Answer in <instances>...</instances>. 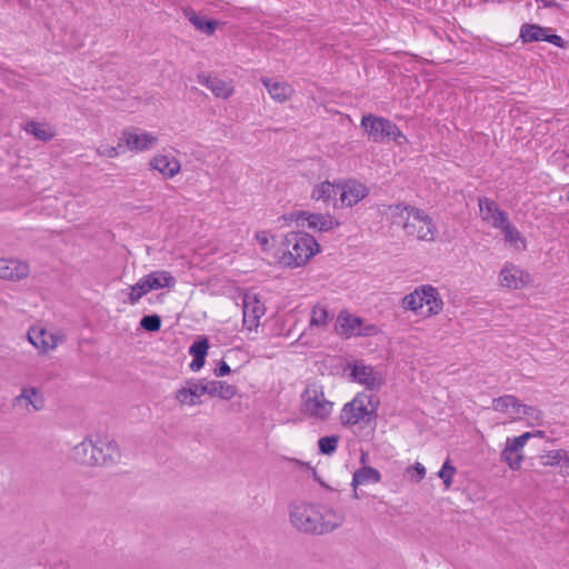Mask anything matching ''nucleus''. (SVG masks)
<instances>
[{"label":"nucleus","instance_id":"nucleus-26","mask_svg":"<svg viewBox=\"0 0 569 569\" xmlns=\"http://www.w3.org/2000/svg\"><path fill=\"white\" fill-rule=\"evenodd\" d=\"M28 340L41 352H47L56 347L54 338L48 335L43 328H31L28 331Z\"/></svg>","mask_w":569,"mask_h":569},{"label":"nucleus","instance_id":"nucleus-5","mask_svg":"<svg viewBox=\"0 0 569 569\" xmlns=\"http://www.w3.org/2000/svg\"><path fill=\"white\" fill-rule=\"evenodd\" d=\"M492 408L497 411H507L509 408L516 413L528 416L535 420L538 425H541L543 419V412L532 406L521 403L519 399L512 395H505L492 400Z\"/></svg>","mask_w":569,"mask_h":569},{"label":"nucleus","instance_id":"nucleus-19","mask_svg":"<svg viewBox=\"0 0 569 569\" xmlns=\"http://www.w3.org/2000/svg\"><path fill=\"white\" fill-rule=\"evenodd\" d=\"M29 274V266L19 260L10 259L0 261V278L6 280H21Z\"/></svg>","mask_w":569,"mask_h":569},{"label":"nucleus","instance_id":"nucleus-2","mask_svg":"<svg viewBox=\"0 0 569 569\" xmlns=\"http://www.w3.org/2000/svg\"><path fill=\"white\" fill-rule=\"evenodd\" d=\"M293 252L287 250L279 257V263L284 268H299L306 266L317 253L321 251V246L317 239L308 233L302 232L295 241Z\"/></svg>","mask_w":569,"mask_h":569},{"label":"nucleus","instance_id":"nucleus-36","mask_svg":"<svg viewBox=\"0 0 569 569\" xmlns=\"http://www.w3.org/2000/svg\"><path fill=\"white\" fill-rule=\"evenodd\" d=\"M401 306L405 310L413 311L418 313L422 309L421 293L419 292V286L410 293L402 298Z\"/></svg>","mask_w":569,"mask_h":569},{"label":"nucleus","instance_id":"nucleus-42","mask_svg":"<svg viewBox=\"0 0 569 569\" xmlns=\"http://www.w3.org/2000/svg\"><path fill=\"white\" fill-rule=\"evenodd\" d=\"M306 214H307V211H305V210L292 211V212L284 213V214L280 216L279 220H282L286 223L296 221L298 226L303 227V218H306Z\"/></svg>","mask_w":569,"mask_h":569},{"label":"nucleus","instance_id":"nucleus-45","mask_svg":"<svg viewBox=\"0 0 569 569\" xmlns=\"http://www.w3.org/2000/svg\"><path fill=\"white\" fill-rule=\"evenodd\" d=\"M408 472L416 482H419L426 476V468L420 462H416L412 467L408 468Z\"/></svg>","mask_w":569,"mask_h":569},{"label":"nucleus","instance_id":"nucleus-54","mask_svg":"<svg viewBox=\"0 0 569 569\" xmlns=\"http://www.w3.org/2000/svg\"><path fill=\"white\" fill-rule=\"evenodd\" d=\"M122 146H123V142L120 141L118 147H108L106 149V151L103 152V154H106L109 158H116L119 154L118 149L122 148Z\"/></svg>","mask_w":569,"mask_h":569},{"label":"nucleus","instance_id":"nucleus-33","mask_svg":"<svg viewBox=\"0 0 569 569\" xmlns=\"http://www.w3.org/2000/svg\"><path fill=\"white\" fill-rule=\"evenodd\" d=\"M92 440L86 439L72 448V458L74 461L86 466H92Z\"/></svg>","mask_w":569,"mask_h":569},{"label":"nucleus","instance_id":"nucleus-43","mask_svg":"<svg viewBox=\"0 0 569 569\" xmlns=\"http://www.w3.org/2000/svg\"><path fill=\"white\" fill-rule=\"evenodd\" d=\"M356 415V406L349 401L347 403H345V406L342 407V410H341V413H340V422L342 426L347 427V426H351V422H348V417L351 418V420L353 419L351 416H355Z\"/></svg>","mask_w":569,"mask_h":569},{"label":"nucleus","instance_id":"nucleus-53","mask_svg":"<svg viewBox=\"0 0 569 569\" xmlns=\"http://www.w3.org/2000/svg\"><path fill=\"white\" fill-rule=\"evenodd\" d=\"M377 411H378V408H375V406H372V408L368 409V417L365 420V425L369 426V425H371V422L376 421V419L378 417Z\"/></svg>","mask_w":569,"mask_h":569},{"label":"nucleus","instance_id":"nucleus-17","mask_svg":"<svg viewBox=\"0 0 569 569\" xmlns=\"http://www.w3.org/2000/svg\"><path fill=\"white\" fill-rule=\"evenodd\" d=\"M184 17L196 28V30L207 36H212L219 27V20L210 18L206 14L196 12L191 8L183 10Z\"/></svg>","mask_w":569,"mask_h":569},{"label":"nucleus","instance_id":"nucleus-7","mask_svg":"<svg viewBox=\"0 0 569 569\" xmlns=\"http://www.w3.org/2000/svg\"><path fill=\"white\" fill-rule=\"evenodd\" d=\"M361 128L368 134L369 140L382 142L388 139L390 132H392L393 122L387 118L367 113L361 118Z\"/></svg>","mask_w":569,"mask_h":569},{"label":"nucleus","instance_id":"nucleus-20","mask_svg":"<svg viewBox=\"0 0 569 569\" xmlns=\"http://www.w3.org/2000/svg\"><path fill=\"white\" fill-rule=\"evenodd\" d=\"M203 380V392L210 397H219L222 400H230L237 395V387L221 380Z\"/></svg>","mask_w":569,"mask_h":569},{"label":"nucleus","instance_id":"nucleus-55","mask_svg":"<svg viewBox=\"0 0 569 569\" xmlns=\"http://www.w3.org/2000/svg\"><path fill=\"white\" fill-rule=\"evenodd\" d=\"M377 331V327L375 325H367V326H362L361 327V333H359V336H371L373 333H376Z\"/></svg>","mask_w":569,"mask_h":569},{"label":"nucleus","instance_id":"nucleus-39","mask_svg":"<svg viewBox=\"0 0 569 569\" xmlns=\"http://www.w3.org/2000/svg\"><path fill=\"white\" fill-rule=\"evenodd\" d=\"M457 472V468L451 463V460L448 458L441 469L438 472V477L443 481L445 487L448 489L452 485L453 476Z\"/></svg>","mask_w":569,"mask_h":569},{"label":"nucleus","instance_id":"nucleus-25","mask_svg":"<svg viewBox=\"0 0 569 569\" xmlns=\"http://www.w3.org/2000/svg\"><path fill=\"white\" fill-rule=\"evenodd\" d=\"M555 31L550 27H543L538 23H523L520 27L519 39L522 43L545 41L547 32Z\"/></svg>","mask_w":569,"mask_h":569},{"label":"nucleus","instance_id":"nucleus-4","mask_svg":"<svg viewBox=\"0 0 569 569\" xmlns=\"http://www.w3.org/2000/svg\"><path fill=\"white\" fill-rule=\"evenodd\" d=\"M302 399V409L305 413H307L311 418H316L319 420H327L331 412L333 403L327 399H325V393L322 389H310L307 388L301 395Z\"/></svg>","mask_w":569,"mask_h":569},{"label":"nucleus","instance_id":"nucleus-23","mask_svg":"<svg viewBox=\"0 0 569 569\" xmlns=\"http://www.w3.org/2000/svg\"><path fill=\"white\" fill-rule=\"evenodd\" d=\"M408 216L411 217L415 221L423 222L426 226V231L418 230L417 236L420 240L431 241L435 238L436 224L431 217L425 213L423 210L410 206L408 209Z\"/></svg>","mask_w":569,"mask_h":569},{"label":"nucleus","instance_id":"nucleus-13","mask_svg":"<svg viewBox=\"0 0 569 569\" xmlns=\"http://www.w3.org/2000/svg\"><path fill=\"white\" fill-rule=\"evenodd\" d=\"M157 137L149 132L137 133L136 130L126 129L122 131L120 141L134 151L149 150L156 142Z\"/></svg>","mask_w":569,"mask_h":569},{"label":"nucleus","instance_id":"nucleus-34","mask_svg":"<svg viewBox=\"0 0 569 569\" xmlns=\"http://www.w3.org/2000/svg\"><path fill=\"white\" fill-rule=\"evenodd\" d=\"M339 440H340L339 435H330V436L321 437L318 440L319 453L326 455V456L333 455L337 451Z\"/></svg>","mask_w":569,"mask_h":569},{"label":"nucleus","instance_id":"nucleus-44","mask_svg":"<svg viewBox=\"0 0 569 569\" xmlns=\"http://www.w3.org/2000/svg\"><path fill=\"white\" fill-rule=\"evenodd\" d=\"M368 409L367 406L363 407H357L356 406V415L351 416L353 419L351 420L350 417H348V422H351V426L358 425L360 421L365 423L366 418L368 417Z\"/></svg>","mask_w":569,"mask_h":569},{"label":"nucleus","instance_id":"nucleus-14","mask_svg":"<svg viewBox=\"0 0 569 569\" xmlns=\"http://www.w3.org/2000/svg\"><path fill=\"white\" fill-rule=\"evenodd\" d=\"M501 286L509 289H520L530 281V274L515 264H506L499 274Z\"/></svg>","mask_w":569,"mask_h":569},{"label":"nucleus","instance_id":"nucleus-41","mask_svg":"<svg viewBox=\"0 0 569 569\" xmlns=\"http://www.w3.org/2000/svg\"><path fill=\"white\" fill-rule=\"evenodd\" d=\"M567 451L565 450H550L547 452L546 458L547 461L543 462L545 466H556L559 465L560 461L563 459L566 460Z\"/></svg>","mask_w":569,"mask_h":569},{"label":"nucleus","instance_id":"nucleus-63","mask_svg":"<svg viewBox=\"0 0 569 569\" xmlns=\"http://www.w3.org/2000/svg\"><path fill=\"white\" fill-rule=\"evenodd\" d=\"M162 297H163V293H160V295L157 296V299L161 300Z\"/></svg>","mask_w":569,"mask_h":569},{"label":"nucleus","instance_id":"nucleus-3","mask_svg":"<svg viewBox=\"0 0 569 569\" xmlns=\"http://www.w3.org/2000/svg\"><path fill=\"white\" fill-rule=\"evenodd\" d=\"M176 284V278L168 271H153L130 287L127 302L136 305L143 296L152 290L172 288Z\"/></svg>","mask_w":569,"mask_h":569},{"label":"nucleus","instance_id":"nucleus-35","mask_svg":"<svg viewBox=\"0 0 569 569\" xmlns=\"http://www.w3.org/2000/svg\"><path fill=\"white\" fill-rule=\"evenodd\" d=\"M24 130L27 133L34 136L38 140L41 141H49L53 138V133L43 128L40 123L37 121L30 120L26 123Z\"/></svg>","mask_w":569,"mask_h":569},{"label":"nucleus","instance_id":"nucleus-22","mask_svg":"<svg viewBox=\"0 0 569 569\" xmlns=\"http://www.w3.org/2000/svg\"><path fill=\"white\" fill-rule=\"evenodd\" d=\"M409 208L410 204L402 202L397 204H389L388 212L386 213L390 216L392 224L401 226L408 234H411L415 232L416 227L413 223L409 222Z\"/></svg>","mask_w":569,"mask_h":569},{"label":"nucleus","instance_id":"nucleus-56","mask_svg":"<svg viewBox=\"0 0 569 569\" xmlns=\"http://www.w3.org/2000/svg\"><path fill=\"white\" fill-rule=\"evenodd\" d=\"M367 397L369 398V399H367V408H369V407L372 408V406H375V408L379 407L380 401L377 397H375L373 395H368V393H367Z\"/></svg>","mask_w":569,"mask_h":569},{"label":"nucleus","instance_id":"nucleus-16","mask_svg":"<svg viewBox=\"0 0 569 569\" xmlns=\"http://www.w3.org/2000/svg\"><path fill=\"white\" fill-rule=\"evenodd\" d=\"M362 326V318L352 316L347 311H341L337 318L336 330L340 336L350 338L352 336H359Z\"/></svg>","mask_w":569,"mask_h":569},{"label":"nucleus","instance_id":"nucleus-6","mask_svg":"<svg viewBox=\"0 0 569 569\" xmlns=\"http://www.w3.org/2000/svg\"><path fill=\"white\" fill-rule=\"evenodd\" d=\"M529 439H531L530 431L507 439L506 447L500 453V459L506 462L512 471L520 470L521 462L523 461L521 451Z\"/></svg>","mask_w":569,"mask_h":569},{"label":"nucleus","instance_id":"nucleus-46","mask_svg":"<svg viewBox=\"0 0 569 569\" xmlns=\"http://www.w3.org/2000/svg\"><path fill=\"white\" fill-rule=\"evenodd\" d=\"M388 140L395 141L398 146L408 143V138L401 132L398 126L393 122V129H391Z\"/></svg>","mask_w":569,"mask_h":569},{"label":"nucleus","instance_id":"nucleus-29","mask_svg":"<svg viewBox=\"0 0 569 569\" xmlns=\"http://www.w3.org/2000/svg\"><path fill=\"white\" fill-rule=\"evenodd\" d=\"M199 82L210 89L218 98L227 99L232 93V88L217 77L199 76Z\"/></svg>","mask_w":569,"mask_h":569},{"label":"nucleus","instance_id":"nucleus-48","mask_svg":"<svg viewBox=\"0 0 569 569\" xmlns=\"http://www.w3.org/2000/svg\"><path fill=\"white\" fill-rule=\"evenodd\" d=\"M213 373L218 378L226 377L231 373V368L224 360H220L217 363V367L214 368Z\"/></svg>","mask_w":569,"mask_h":569},{"label":"nucleus","instance_id":"nucleus-40","mask_svg":"<svg viewBox=\"0 0 569 569\" xmlns=\"http://www.w3.org/2000/svg\"><path fill=\"white\" fill-rule=\"evenodd\" d=\"M328 321V310L325 307L316 306L312 309L310 326L311 327H323Z\"/></svg>","mask_w":569,"mask_h":569},{"label":"nucleus","instance_id":"nucleus-1","mask_svg":"<svg viewBox=\"0 0 569 569\" xmlns=\"http://www.w3.org/2000/svg\"><path fill=\"white\" fill-rule=\"evenodd\" d=\"M289 518L291 525L300 532L322 536L338 529L345 521L341 511L328 505L299 501L290 503Z\"/></svg>","mask_w":569,"mask_h":569},{"label":"nucleus","instance_id":"nucleus-57","mask_svg":"<svg viewBox=\"0 0 569 569\" xmlns=\"http://www.w3.org/2000/svg\"><path fill=\"white\" fill-rule=\"evenodd\" d=\"M312 476H313V479L325 489H328V490H332L331 487H329L317 473V471L315 469H312Z\"/></svg>","mask_w":569,"mask_h":569},{"label":"nucleus","instance_id":"nucleus-12","mask_svg":"<svg viewBox=\"0 0 569 569\" xmlns=\"http://www.w3.org/2000/svg\"><path fill=\"white\" fill-rule=\"evenodd\" d=\"M368 193L369 189L357 180L339 181L340 207H352Z\"/></svg>","mask_w":569,"mask_h":569},{"label":"nucleus","instance_id":"nucleus-27","mask_svg":"<svg viewBox=\"0 0 569 569\" xmlns=\"http://www.w3.org/2000/svg\"><path fill=\"white\" fill-rule=\"evenodd\" d=\"M381 481V473L378 469L370 466H362L353 472L351 486L358 488V486L366 483H377Z\"/></svg>","mask_w":569,"mask_h":569},{"label":"nucleus","instance_id":"nucleus-9","mask_svg":"<svg viewBox=\"0 0 569 569\" xmlns=\"http://www.w3.org/2000/svg\"><path fill=\"white\" fill-rule=\"evenodd\" d=\"M203 380L190 378L184 381V386L174 392V399L180 406H199L202 403Z\"/></svg>","mask_w":569,"mask_h":569},{"label":"nucleus","instance_id":"nucleus-21","mask_svg":"<svg viewBox=\"0 0 569 569\" xmlns=\"http://www.w3.org/2000/svg\"><path fill=\"white\" fill-rule=\"evenodd\" d=\"M307 222L309 229L317 230L319 232H328L335 227H339L340 222L335 220L330 213H315L307 211L303 223Z\"/></svg>","mask_w":569,"mask_h":569},{"label":"nucleus","instance_id":"nucleus-64","mask_svg":"<svg viewBox=\"0 0 569 569\" xmlns=\"http://www.w3.org/2000/svg\"><path fill=\"white\" fill-rule=\"evenodd\" d=\"M567 201L569 202V191L567 192Z\"/></svg>","mask_w":569,"mask_h":569},{"label":"nucleus","instance_id":"nucleus-11","mask_svg":"<svg viewBox=\"0 0 569 569\" xmlns=\"http://www.w3.org/2000/svg\"><path fill=\"white\" fill-rule=\"evenodd\" d=\"M350 378L352 381L363 385L370 391H378L382 386V377L371 366L355 362L351 366Z\"/></svg>","mask_w":569,"mask_h":569},{"label":"nucleus","instance_id":"nucleus-62","mask_svg":"<svg viewBox=\"0 0 569 569\" xmlns=\"http://www.w3.org/2000/svg\"><path fill=\"white\" fill-rule=\"evenodd\" d=\"M353 498H356V499H358V498H359V495H358L357 488H353Z\"/></svg>","mask_w":569,"mask_h":569},{"label":"nucleus","instance_id":"nucleus-50","mask_svg":"<svg viewBox=\"0 0 569 569\" xmlns=\"http://www.w3.org/2000/svg\"><path fill=\"white\" fill-rule=\"evenodd\" d=\"M192 361L190 362L189 365V368L191 371L193 372H197L199 371L200 369L203 368L204 363H206V358L207 357H202V356H192Z\"/></svg>","mask_w":569,"mask_h":569},{"label":"nucleus","instance_id":"nucleus-15","mask_svg":"<svg viewBox=\"0 0 569 569\" xmlns=\"http://www.w3.org/2000/svg\"><path fill=\"white\" fill-rule=\"evenodd\" d=\"M422 307L427 306V317L439 315L443 309V301L438 289L431 284L419 286Z\"/></svg>","mask_w":569,"mask_h":569},{"label":"nucleus","instance_id":"nucleus-18","mask_svg":"<svg viewBox=\"0 0 569 569\" xmlns=\"http://www.w3.org/2000/svg\"><path fill=\"white\" fill-rule=\"evenodd\" d=\"M499 226L498 229L503 233V239L516 249H526L527 241L518 231V229L509 221L507 212H498Z\"/></svg>","mask_w":569,"mask_h":569},{"label":"nucleus","instance_id":"nucleus-51","mask_svg":"<svg viewBox=\"0 0 569 569\" xmlns=\"http://www.w3.org/2000/svg\"><path fill=\"white\" fill-rule=\"evenodd\" d=\"M303 231H291L289 233H287L284 236V239L282 241V246L288 248L290 246L293 247V243L295 241L298 239V237H300V234L302 233Z\"/></svg>","mask_w":569,"mask_h":569},{"label":"nucleus","instance_id":"nucleus-52","mask_svg":"<svg viewBox=\"0 0 569 569\" xmlns=\"http://www.w3.org/2000/svg\"><path fill=\"white\" fill-rule=\"evenodd\" d=\"M367 397L366 392H359L356 395V397L351 400V402L357 407H363L367 406Z\"/></svg>","mask_w":569,"mask_h":569},{"label":"nucleus","instance_id":"nucleus-28","mask_svg":"<svg viewBox=\"0 0 569 569\" xmlns=\"http://www.w3.org/2000/svg\"><path fill=\"white\" fill-rule=\"evenodd\" d=\"M262 83L268 90L270 97L278 101L284 102L292 93V89L286 82L273 81L272 79L263 78Z\"/></svg>","mask_w":569,"mask_h":569},{"label":"nucleus","instance_id":"nucleus-59","mask_svg":"<svg viewBox=\"0 0 569 569\" xmlns=\"http://www.w3.org/2000/svg\"><path fill=\"white\" fill-rule=\"evenodd\" d=\"M530 435H531V438H533V437L545 438L546 437V432L543 430H537V431L530 432Z\"/></svg>","mask_w":569,"mask_h":569},{"label":"nucleus","instance_id":"nucleus-47","mask_svg":"<svg viewBox=\"0 0 569 569\" xmlns=\"http://www.w3.org/2000/svg\"><path fill=\"white\" fill-rule=\"evenodd\" d=\"M545 41L561 49L566 48L567 46V41H565L560 36L556 34L553 31L547 32Z\"/></svg>","mask_w":569,"mask_h":569},{"label":"nucleus","instance_id":"nucleus-8","mask_svg":"<svg viewBox=\"0 0 569 569\" xmlns=\"http://www.w3.org/2000/svg\"><path fill=\"white\" fill-rule=\"evenodd\" d=\"M266 308L261 303L260 298L257 293L249 291L243 293L242 298V313H243V327L248 330L257 329L259 326L260 318L264 315Z\"/></svg>","mask_w":569,"mask_h":569},{"label":"nucleus","instance_id":"nucleus-10","mask_svg":"<svg viewBox=\"0 0 569 569\" xmlns=\"http://www.w3.org/2000/svg\"><path fill=\"white\" fill-rule=\"evenodd\" d=\"M119 458L120 451L114 440H98L96 442L92 441L91 460H94L92 461V466L113 465Z\"/></svg>","mask_w":569,"mask_h":569},{"label":"nucleus","instance_id":"nucleus-58","mask_svg":"<svg viewBox=\"0 0 569 569\" xmlns=\"http://www.w3.org/2000/svg\"><path fill=\"white\" fill-rule=\"evenodd\" d=\"M50 569H70V567L68 562L59 560L54 562Z\"/></svg>","mask_w":569,"mask_h":569},{"label":"nucleus","instance_id":"nucleus-32","mask_svg":"<svg viewBox=\"0 0 569 569\" xmlns=\"http://www.w3.org/2000/svg\"><path fill=\"white\" fill-rule=\"evenodd\" d=\"M24 400L27 405H31L36 411L43 409L44 399L34 387L23 388L21 393L14 398V403Z\"/></svg>","mask_w":569,"mask_h":569},{"label":"nucleus","instance_id":"nucleus-38","mask_svg":"<svg viewBox=\"0 0 569 569\" xmlns=\"http://www.w3.org/2000/svg\"><path fill=\"white\" fill-rule=\"evenodd\" d=\"M210 348L209 338L207 336H199L189 347L190 356L207 357Z\"/></svg>","mask_w":569,"mask_h":569},{"label":"nucleus","instance_id":"nucleus-31","mask_svg":"<svg viewBox=\"0 0 569 569\" xmlns=\"http://www.w3.org/2000/svg\"><path fill=\"white\" fill-rule=\"evenodd\" d=\"M339 193V181L333 183L329 181H323L317 186H315L311 192V199L313 200H322L323 202L329 201L330 199H335Z\"/></svg>","mask_w":569,"mask_h":569},{"label":"nucleus","instance_id":"nucleus-30","mask_svg":"<svg viewBox=\"0 0 569 569\" xmlns=\"http://www.w3.org/2000/svg\"><path fill=\"white\" fill-rule=\"evenodd\" d=\"M478 203L482 219L487 222H490L493 228H498L500 226L498 222V212L506 211L501 210L493 200L486 197L479 198Z\"/></svg>","mask_w":569,"mask_h":569},{"label":"nucleus","instance_id":"nucleus-49","mask_svg":"<svg viewBox=\"0 0 569 569\" xmlns=\"http://www.w3.org/2000/svg\"><path fill=\"white\" fill-rule=\"evenodd\" d=\"M268 236H269V232L264 231V230L258 231L254 236V238L260 243L263 251H268L270 249Z\"/></svg>","mask_w":569,"mask_h":569},{"label":"nucleus","instance_id":"nucleus-61","mask_svg":"<svg viewBox=\"0 0 569 569\" xmlns=\"http://www.w3.org/2000/svg\"><path fill=\"white\" fill-rule=\"evenodd\" d=\"M366 457H367V455H366L365 452H362V453H361V458H360V461H361L362 463H365V462H366Z\"/></svg>","mask_w":569,"mask_h":569},{"label":"nucleus","instance_id":"nucleus-24","mask_svg":"<svg viewBox=\"0 0 569 569\" xmlns=\"http://www.w3.org/2000/svg\"><path fill=\"white\" fill-rule=\"evenodd\" d=\"M150 168L159 171L166 178H172L180 171L181 164L176 158L158 154L151 159Z\"/></svg>","mask_w":569,"mask_h":569},{"label":"nucleus","instance_id":"nucleus-37","mask_svg":"<svg viewBox=\"0 0 569 569\" xmlns=\"http://www.w3.org/2000/svg\"><path fill=\"white\" fill-rule=\"evenodd\" d=\"M162 320L157 313L146 315L140 319L139 326L147 332H158L161 329Z\"/></svg>","mask_w":569,"mask_h":569},{"label":"nucleus","instance_id":"nucleus-60","mask_svg":"<svg viewBox=\"0 0 569 569\" xmlns=\"http://www.w3.org/2000/svg\"><path fill=\"white\" fill-rule=\"evenodd\" d=\"M565 467L567 468L569 475V457H566Z\"/></svg>","mask_w":569,"mask_h":569}]
</instances>
